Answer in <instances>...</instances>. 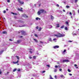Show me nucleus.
<instances>
[{
    "label": "nucleus",
    "instance_id": "1",
    "mask_svg": "<svg viewBox=\"0 0 79 79\" xmlns=\"http://www.w3.org/2000/svg\"><path fill=\"white\" fill-rule=\"evenodd\" d=\"M55 36H56L57 37H64L65 35L64 34H61L60 33H58L57 35H55Z\"/></svg>",
    "mask_w": 79,
    "mask_h": 79
},
{
    "label": "nucleus",
    "instance_id": "2",
    "mask_svg": "<svg viewBox=\"0 0 79 79\" xmlns=\"http://www.w3.org/2000/svg\"><path fill=\"white\" fill-rule=\"evenodd\" d=\"M45 10L44 9H41L38 12V15H40L41 13H42L44 12Z\"/></svg>",
    "mask_w": 79,
    "mask_h": 79
},
{
    "label": "nucleus",
    "instance_id": "3",
    "mask_svg": "<svg viewBox=\"0 0 79 79\" xmlns=\"http://www.w3.org/2000/svg\"><path fill=\"white\" fill-rule=\"evenodd\" d=\"M22 41V40H17V43L18 44H19L20 42H21Z\"/></svg>",
    "mask_w": 79,
    "mask_h": 79
},
{
    "label": "nucleus",
    "instance_id": "4",
    "mask_svg": "<svg viewBox=\"0 0 79 79\" xmlns=\"http://www.w3.org/2000/svg\"><path fill=\"white\" fill-rule=\"evenodd\" d=\"M63 62H69V60H63Z\"/></svg>",
    "mask_w": 79,
    "mask_h": 79
},
{
    "label": "nucleus",
    "instance_id": "5",
    "mask_svg": "<svg viewBox=\"0 0 79 79\" xmlns=\"http://www.w3.org/2000/svg\"><path fill=\"white\" fill-rule=\"evenodd\" d=\"M72 12H73L72 14H73V15L75 16V15H76V13L75 12V11L74 10H73L72 11Z\"/></svg>",
    "mask_w": 79,
    "mask_h": 79
},
{
    "label": "nucleus",
    "instance_id": "6",
    "mask_svg": "<svg viewBox=\"0 0 79 79\" xmlns=\"http://www.w3.org/2000/svg\"><path fill=\"white\" fill-rule=\"evenodd\" d=\"M59 46L57 45L53 47L54 48H59Z\"/></svg>",
    "mask_w": 79,
    "mask_h": 79
},
{
    "label": "nucleus",
    "instance_id": "7",
    "mask_svg": "<svg viewBox=\"0 0 79 79\" xmlns=\"http://www.w3.org/2000/svg\"><path fill=\"white\" fill-rule=\"evenodd\" d=\"M19 1V3H20V4H24V2H23V1H19V0H18Z\"/></svg>",
    "mask_w": 79,
    "mask_h": 79
},
{
    "label": "nucleus",
    "instance_id": "8",
    "mask_svg": "<svg viewBox=\"0 0 79 79\" xmlns=\"http://www.w3.org/2000/svg\"><path fill=\"white\" fill-rule=\"evenodd\" d=\"M21 32H22V34H23V35H25V34H26L24 31H21Z\"/></svg>",
    "mask_w": 79,
    "mask_h": 79
},
{
    "label": "nucleus",
    "instance_id": "9",
    "mask_svg": "<svg viewBox=\"0 0 79 79\" xmlns=\"http://www.w3.org/2000/svg\"><path fill=\"white\" fill-rule=\"evenodd\" d=\"M65 23L66 24H67L68 26H69V23L68 22H66Z\"/></svg>",
    "mask_w": 79,
    "mask_h": 79
},
{
    "label": "nucleus",
    "instance_id": "10",
    "mask_svg": "<svg viewBox=\"0 0 79 79\" xmlns=\"http://www.w3.org/2000/svg\"><path fill=\"white\" fill-rule=\"evenodd\" d=\"M18 62H19V60H17V62H13V63L14 64H16V63H18Z\"/></svg>",
    "mask_w": 79,
    "mask_h": 79
},
{
    "label": "nucleus",
    "instance_id": "11",
    "mask_svg": "<svg viewBox=\"0 0 79 79\" xmlns=\"http://www.w3.org/2000/svg\"><path fill=\"white\" fill-rule=\"evenodd\" d=\"M11 14H13V15H17V14L16 13H14L13 12H11Z\"/></svg>",
    "mask_w": 79,
    "mask_h": 79
},
{
    "label": "nucleus",
    "instance_id": "12",
    "mask_svg": "<svg viewBox=\"0 0 79 79\" xmlns=\"http://www.w3.org/2000/svg\"><path fill=\"white\" fill-rule=\"evenodd\" d=\"M35 19L36 20H39V19L40 20L41 19L40 18L37 17Z\"/></svg>",
    "mask_w": 79,
    "mask_h": 79
},
{
    "label": "nucleus",
    "instance_id": "13",
    "mask_svg": "<svg viewBox=\"0 0 79 79\" xmlns=\"http://www.w3.org/2000/svg\"><path fill=\"white\" fill-rule=\"evenodd\" d=\"M51 19H54V17L52 15H51Z\"/></svg>",
    "mask_w": 79,
    "mask_h": 79
},
{
    "label": "nucleus",
    "instance_id": "14",
    "mask_svg": "<svg viewBox=\"0 0 79 79\" xmlns=\"http://www.w3.org/2000/svg\"><path fill=\"white\" fill-rule=\"evenodd\" d=\"M66 52V50L65 49L63 51V52H62L63 54H64V53H65V52Z\"/></svg>",
    "mask_w": 79,
    "mask_h": 79
},
{
    "label": "nucleus",
    "instance_id": "15",
    "mask_svg": "<svg viewBox=\"0 0 79 79\" xmlns=\"http://www.w3.org/2000/svg\"><path fill=\"white\" fill-rule=\"evenodd\" d=\"M3 34H7V32L6 31H3L2 32Z\"/></svg>",
    "mask_w": 79,
    "mask_h": 79
},
{
    "label": "nucleus",
    "instance_id": "16",
    "mask_svg": "<svg viewBox=\"0 0 79 79\" xmlns=\"http://www.w3.org/2000/svg\"><path fill=\"white\" fill-rule=\"evenodd\" d=\"M18 10H20V11H23V10H23V8H20V9H18Z\"/></svg>",
    "mask_w": 79,
    "mask_h": 79
},
{
    "label": "nucleus",
    "instance_id": "17",
    "mask_svg": "<svg viewBox=\"0 0 79 79\" xmlns=\"http://www.w3.org/2000/svg\"><path fill=\"white\" fill-rule=\"evenodd\" d=\"M65 30H68V27H66L65 28H64Z\"/></svg>",
    "mask_w": 79,
    "mask_h": 79
},
{
    "label": "nucleus",
    "instance_id": "18",
    "mask_svg": "<svg viewBox=\"0 0 79 79\" xmlns=\"http://www.w3.org/2000/svg\"><path fill=\"white\" fill-rule=\"evenodd\" d=\"M33 40H35V42H38V41H37V40L35 39H34Z\"/></svg>",
    "mask_w": 79,
    "mask_h": 79
},
{
    "label": "nucleus",
    "instance_id": "19",
    "mask_svg": "<svg viewBox=\"0 0 79 79\" xmlns=\"http://www.w3.org/2000/svg\"><path fill=\"white\" fill-rule=\"evenodd\" d=\"M52 26L50 25L49 26L48 28L49 29H50V28H52Z\"/></svg>",
    "mask_w": 79,
    "mask_h": 79
},
{
    "label": "nucleus",
    "instance_id": "20",
    "mask_svg": "<svg viewBox=\"0 0 79 79\" xmlns=\"http://www.w3.org/2000/svg\"><path fill=\"white\" fill-rule=\"evenodd\" d=\"M64 26L63 25L60 28H61V29H63V28H64Z\"/></svg>",
    "mask_w": 79,
    "mask_h": 79
},
{
    "label": "nucleus",
    "instance_id": "21",
    "mask_svg": "<svg viewBox=\"0 0 79 79\" xmlns=\"http://www.w3.org/2000/svg\"><path fill=\"white\" fill-rule=\"evenodd\" d=\"M17 70V69H15L13 70V72H15V71H16Z\"/></svg>",
    "mask_w": 79,
    "mask_h": 79
},
{
    "label": "nucleus",
    "instance_id": "22",
    "mask_svg": "<svg viewBox=\"0 0 79 79\" xmlns=\"http://www.w3.org/2000/svg\"><path fill=\"white\" fill-rule=\"evenodd\" d=\"M3 52V51L2 50L1 52H0V55H1L2 53V52Z\"/></svg>",
    "mask_w": 79,
    "mask_h": 79
},
{
    "label": "nucleus",
    "instance_id": "23",
    "mask_svg": "<svg viewBox=\"0 0 79 79\" xmlns=\"http://www.w3.org/2000/svg\"><path fill=\"white\" fill-rule=\"evenodd\" d=\"M59 24H58L57 26H56V27H60V26H59Z\"/></svg>",
    "mask_w": 79,
    "mask_h": 79
},
{
    "label": "nucleus",
    "instance_id": "24",
    "mask_svg": "<svg viewBox=\"0 0 79 79\" xmlns=\"http://www.w3.org/2000/svg\"><path fill=\"white\" fill-rule=\"evenodd\" d=\"M57 71V69H55L54 70L55 73H56Z\"/></svg>",
    "mask_w": 79,
    "mask_h": 79
},
{
    "label": "nucleus",
    "instance_id": "25",
    "mask_svg": "<svg viewBox=\"0 0 79 79\" xmlns=\"http://www.w3.org/2000/svg\"><path fill=\"white\" fill-rule=\"evenodd\" d=\"M53 41H55V40H56V39L54 38L53 39Z\"/></svg>",
    "mask_w": 79,
    "mask_h": 79
},
{
    "label": "nucleus",
    "instance_id": "26",
    "mask_svg": "<svg viewBox=\"0 0 79 79\" xmlns=\"http://www.w3.org/2000/svg\"><path fill=\"white\" fill-rule=\"evenodd\" d=\"M35 37H38V35H37L35 34Z\"/></svg>",
    "mask_w": 79,
    "mask_h": 79
},
{
    "label": "nucleus",
    "instance_id": "27",
    "mask_svg": "<svg viewBox=\"0 0 79 79\" xmlns=\"http://www.w3.org/2000/svg\"><path fill=\"white\" fill-rule=\"evenodd\" d=\"M16 57L17 58L18 60H19V57L18 56H16Z\"/></svg>",
    "mask_w": 79,
    "mask_h": 79
},
{
    "label": "nucleus",
    "instance_id": "28",
    "mask_svg": "<svg viewBox=\"0 0 79 79\" xmlns=\"http://www.w3.org/2000/svg\"><path fill=\"white\" fill-rule=\"evenodd\" d=\"M24 26H26L25 25H23L22 26H19V27H24Z\"/></svg>",
    "mask_w": 79,
    "mask_h": 79
},
{
    "label": "nucleus",
    "instance_id": "29",
    "mask_svg": "<svg viewBox=\"0 0 79 79\" xmlns=\"http://www.w3.org/2000/svg\"><path fill=\"white\" fill-rule=\"evenodd\" d=\"M59 71H62V69H59Z\"/></svg>",
    "mask_w": 79,
    "mask_h": 79
},
{
    "label": "nucleus",
    "instance_id": "30",
    "mask_svg": "<svg viewBox=\"0 0 79 79\" xmlns=\"http://www.w3.org/2000/svg\"><path fill=\"white\" fill-rule=\"evenodd\" d=\"M68 72H71V70L69 69H68Z\"/></svg>",
    "mask_w": 79,
    "mask_h": 79
},
{
    "label": "nucleus",
    "instance_id": "31",
    "mask_svg": "<svg viewBox=\"0 0 79 79\" xmlns=\"http://www.w3.org/2000/svg\"><path fill=\"white\" fill-rule=\"evenodd\" d=\"M19 23H23V21L21 20H19Z\"/></svg>",
    "mask_w": 79,
    "mask_h": 79
},
{
    "label": "nucleus",
    "instance_id": "32",
    "mask_svg": "<svg viewBox=\"0 0 79 79\" xmlns=\"http://www.w3.org/2000/svg\"><path fill=\"white\" fill-rule=\"evenodd\" d=\"M77 1H78V0H75V3H77Z\"/></svg>",
    "mask_w": 79,
    "mask_h": 79
},
{
    "label": "nucleus",
    "instance_id": "33",
    "mask_svg": "<svg viewBox=\"0 0 79 79\" xmlns=\"http://www.w3.org/2000/svg\"><path fill=\"white\" fill-rule=\"evenodd\" d=\"M66 8H69L70 7L69 6H66Z\"/></svg>",
    "mask_w": 79,
    "mask_h": 79
},
{
    "label": "nucleus",
    "instance_id": "34",
    "mask_svg": "<svg viewBox=\"0 0 79 79\" xmlns=\"http://www.w3.org/2000/svg\"><path fill=\"white\" fill-rule=\"evenodd\" d=\"M58 66L57 65H55V68H58Z\"/></svg>",
    "mask_w": 79,
    "mask_h": 79
},
{
    "label": "nucleus",
    "instance_id": "35",
    "mask_svg": "<svg viewBox=\"0 0 79 79\" xmlns=\"http://www.w3.org/2000/svg\"><path fill=\"white\" fill-rule=\"evenodd\" d=\"M47 66H48V67H50V65H47Z\"/></svg>",
    "mask_w": 79,
    "mask_h": 79
},
{
    "label": "nucleus",
    "instance_id": "36",
    "mask_svg": "<svg viewBox=\"0 0 79 79\" xmlns=\"http://www.w3.org/2000/svg\"><path fill=\"white\" fill-rule=\"evenodd\" d=\"M10 0H7V2H8V3L10 2Z\"/></svg>",
    "mask_w": 79,
    "mask_h": 79
},
{
    "label": "nucleus",
    "instance_id": "37",
    "mask_svg": "<svg viewBox=\"0 0 79 79\" xmlns=\"http://www.w3.org/2000/svg\"><path fill=\"white\" fill-rule=\"evenodd\" d=\"M29 52L30 53H32V52L31 51H30Z\"/></svg>",
    "mask_w": 79,
    "mask_h": 79
},
{
    "label": "nucleus",
    "instance_id": "38",
    "mask_svg": "<svg viewBox=\"0 0 79 79\" xmlns=\"http://www.w3.org/2000/svg\"><path fill=\"white\" fill-rule=\"evenodd\" d=\"M49 41L52 42V39H51V38H50L49 39Z\"/></svg>",
    "mask_w": 79,
    "mask_h": 79
},
{
    "label": "nucleus",
    "instance_id": "39",
    "mask_svg": "<svg viewBox=\"0 0 79 79\" xmlns=\"http://www.w3.org/2000/svg\"><path fill=\"white\" fill-rule=\"evenodd\" d=\"M69 42H73V41H71V40H70V41H69Z\"/></svg>",
    "mask_w": 79,
    "mask_h": 79
},
{
    "label": "nucleus",
    "instance_id": "40",
    "mask_svg": "<svg viewBox=\"0 0 79 79\" xmlns=\"http://www.w3.org/2000/svg\"><path fill=\"white\" fill-rule=\"evenodd\" d=\"M50 79H53V78L51 76L50 77Z\"/></svg>",
    "mask_w": 79,
    "mask_h": 79
},
{
    "label": "nucleus",
    "instance_id": "41",
    "mask_svg": "<svg viewBox=\"0 0 79 79\" xmlns=\"http://www.w3.org/2000/svg\"><path fill=\"white\" fill-rule=\"evenodd\" d=\"M56 6H58V7H59V5H58V4H57L56 5Z\"/></svg>",
    "mask_w": 79,
    "mask_h": 79
},
{
    "label": "nucleus",
    "instance_id": "42",
    "mask_svg": "<svg viewBox=\"0 0 79 79\" xmlns=\"http://www.w3.org/2000/svg\"><path fill=\"white\" fill-rule=\"evenodd\" d=\"M57 77V76H56V75H55V79H56Z\"/></svg>",
    "mask_w": 79,
    "mask_h": 79
},
{
    "label": "nucleus",
    "instance_id": "43",
    "mask_svg": "<svg viewBox=\"0 0 79 79\" xmlns=\"http://www.w3.org/2000/svg\"><path fill=\"white\" fill-rule=\"evenodd\" d=\"M3 13H6V10H4V11Z\"/></svg>",
    "mask_w": 79,
    "mask_h": 79
},
{
    "label": "nucleus",
    "instance_id": "44",
    "mask_svg": "<svg viewBox=\"0 0 79 79\" xmlns=\"http://www.w3.org/2000/svg\"><path fill=\"white\" fill-rule=\"evenodd\" d=\"M21 70H20V69H18V71H20Z\"/></svg>",
    "mask_w": 79,
    "mask_h": 79
},
{
    "label": "nucleus",
    "instance_id": "45",
    "mask_svg": "<svg viewBox=\"0 0 79 79\" xmlns=\"http://www.w3.org/2000/svg\"><path fill=\"white\" fill-rule=\"evenodd\" d=\"M69 14L70 15H72V13L71 12H69Z\"/></svg>",
    "mask_w": 79,
    "mask_h": 79
},
{
    "label": "nucleus",
    "instance_id": "46",
    "mask_svg": "<svg viewBox=\"0 0 79 79\" xmlns=\"http://www.w3.org/2000/svg\"><path fill=\"white\" fill-rule=\"evenodd\" d=\"M45 71H44L43 72H42V73H45Z\"/></svg>",
    "mask_w": 79,
    "mask_h": 79
},
{
    "label": "nucleus",
    "instance_id": "47",
    "mask_svg": "<svg viewBox=\"0 0 79 79\" xmlns=\"http://www.w3.org/2000/svg\"><path fill=\"white\" fill-rule=\"evenodd\" d=\"M40 30H41V28H39V31H40Z\"/></svg>",
    "mask_w": 79,
    "mask_h": 79
},
{
    "label": "nucleus",
    "instance_id": "48",
    "mask_svg": "<svg viewBox=\"0 0 79 79\" xmlns=\"http://www.w3.org/2000/svg\"><path fill=\"white\" fill-rule=\"evenodd\" d=\"M77 64H74V66H77Z\"/></svg>",
    "mask_w": 79,
    "mask_h": 79
},
{
    "label": "nucleus",
    "instance_id": "49",
    "mask_svg": "<svg viewBox=\"0 0 79 79\" xmlns=\"http://www.w3.org/2000/svg\"><path fill=\"white\" fill-rule=\"evenodd\" d=\"M35 58H36V57H35V56H33V58L35 59Z\"/></svg>",
    "mask_w": 79,
    "mask_h": 79
},
{
    "label": "nucleus",
    "instance_id": "50",
    "mask_svg": "<svg viewBox=\"0 0 79 79\" xmlns=\"http://www.w3.org/2000/svg\"><path fill=\"white\" fill-rule=\"evenodd\" d=\"M9 40L10 41H12V40H11V39H9Z\"/></svg>",
    "mask_w": 79,
    "mask_h": 79
},
{
    "label": "nucleus",
    "instance_id": "51",
    "mask_svg": "<svg viewBox=\"0 0 79 79\" xmlns=\"http://www.w3.org/2000/svg\"><path fill=\"white\" fill-rule=\"evenodd\" d=\"M29 58H30V59H31V58H32V57H31V56H30V57H29Z\"/></svg>",
    "mask_w": 79,
    "mask_h": 79
},
{
    "label": "nucleus",
    "instance_id": "52",
    "mask_svg": "<svg viewBox=\"0 0 79 79\" xmlns=\"http://www.w3.org/2000/svg\"><path fill=\"white\" fill-rule=\"evenodd\" d=\"M39 28V27H38V26H37L36 27V29H38V28Z\"/></svg>",
    "mask_w": 79,
    "mask_h": 79
},
{
    "label": "nucleus",
    "instance_id": "53",
    "mask_svg": "<svg viewBox=\"0 0 79 79\" xmlns=\"http://www.w3.org/2000/svg\"><path fill=\"white\" fill-rule=\"evenodd\" d=\"M69 76H72V74L71 73L69 74Z\"/></svg>",
    "mask_w": 79,
    "mask_h": 79
},
{
    "label": "nucleus",
    "instance_id": "54",
    "mask_svg": "<svg viewBox=\"0 0 79 79\" xmlns=\"http://www.w3.org/2000/svg\"><path fill=\"white\" fill-rule=\"evenodd\" d=\"M63 11H64V12H65V10H63Z\"/></svg>",
    "mask_w": 79,
    "mask_h": 79
},
{
    "label": "nucleus",
    "instance_id": "55",
    "mask_svg": "<svg viewBox=\"0 0 79 79\" xmlns=\"http://www.w3.org/2000/svg\"><path fill=\"white\" fill-rule=\"evenodd\" d=\"M60 77H63V75H61Z\"/></svg>",
    "mask_w": 79,
    "mask_h": 79
},
{
    "label": "nucleus",
    "instance_id": "56",
    "mask_svg": "<svg viewBox=\"0 0 79 79\" xmlns=\"http://www.w3.org/2000/svg\"><path fill=\"white\" fill-rule=\"evenodd\" d=\"M40 43H41V44H42V43H43V42L42 41H40Z\"/></svg>",
    "mask_w": 79,
    "mask_h": 79
},
{
    "label": "nucleus",
    "instance_id": "57",
    "mask_svg": "<svg viewBox=\"0 0 79 79\" xmlns=\"http://www.w3.org/2000/svg\"><path fill=\"white\" fill-rule=\"evenodd\" d=\"M78 13L79 14V9H78Z\"/></svg>",
    "mask_w": 79,
    "mask_h": 79
},
{
    "label": "nucleus",
    "instance_id": "58",
    "mask_svg": "<svg viewBox=\"0 0 79 79\" xmlns=\"http://www.w3.org/2000/svg\"><path fill=\"white\" fill-rule=\"evenodd\" d=\"M2 74V72H0V74Z\"/></svg>",
    "mask_w": 79,
    "mask_h": 79
},
{
    "label": "nucleus",
    "instance_id": "59",
    "mask_svg": "<svg viewBox=\"0 0 79 79\" xmlns=\"http://www.w3.org/2000/svg\"><path fill=\"white\" fill-rule=\"evenodd\" d=\"M14 18H16V17L15 16V17H14Z\"/></svg>",
    "mask_w": 79,
    "mask_h": 79
},
{
    "label": "nucleus",
    "instance_id": "60",
    "mask_svg": "<svg viewBox=\"0 0 79 79\" xmlns=\"http://www.w3.org/2000/svg\"><path fill=\"white\" fill-rule=\"evenodd\" d=\"M30 50H32V49H30Z\"/></svg>",
    "mask_w": 79,
    "mask_h": 79
},
{
    "label": "nucleus",
    "instance_id": "61",
    "mask_svg": "<svg viewBox=\"0 0 79 79\" xmlns=\"http://www.w3.org/2000/svg\"><path fill=\"white\" fill-rule=\"evenodd\" d=\"M71 18H73V17H72V16H71Z\"/></svg>",
    "mask_w": 79,
    "mask_h": 79
},
{
    "label": "nucleus",
    "instance_id": "62",
    "mask_svg": "<svg viewBox=\"0 0 79 79\" xmlns=\"http://www.w3.org/2000/svg\"><path fill=\"white\" fill-rule=\"evenodd\" d=\"M6 10H8V9H6Z\"/></svg>",
    "mask_w": 79,
    "mask_h": 79
},
{
    "label": "nucleus",
    "instance_id": "63",
    "mask_svg": "<svg viewBox=\"0 0 79 79\" xmlns=\"http://www.w3.org/2000/svg\"><path fill=\"white\" fill-rule=\"evenodd\" d=\"M76 68H77H77H78V67H76Z\"/></svg>",
    "mask_w": 79,
    "mask_h": 79
},
{
    "label": "nucleus",
    "instance_id": "64",
    "mask_svg": "<svg viewBox=\"0 0 79 79\" xmlns=\"http://www.w3.org/2000/svg\"><path fill=\"white\" fill-rule=\"evenodd\" d=\"M7 74H8V72H7Z\"/></svg>",
    "mask_w": 79,
    "mask_h": 79
}]
</instances>
